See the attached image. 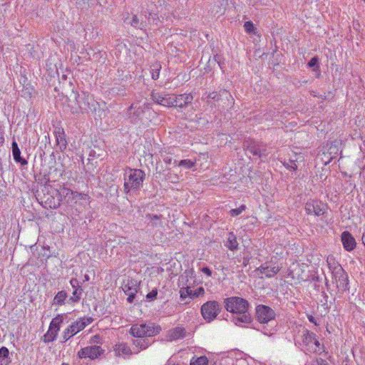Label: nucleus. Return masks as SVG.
I'll use <instances>...</instances> for the list:
<instances>
[{
    "instance_id": "f257e3e1",
    "label": "nucleus",
    "mask_w": 365,
    "mask_h": 365,
    "mask_svg": "<svg viewBox=\"0 0 365 365\" xmlns=\"http://www.w3.org/2000/svg\"><path fill=\"white\" fill-rule=\"evenodd\" d=\"M225 307L228 312L236 314L233 319L235 324L251 322V317L247 312L249 304L247 300L238 297L227 298L225 299Z\"/></svg>"
},
{
    "instance_id": "f03ea898",
    "label": "nucleus",
    "mask_w": 365,
    "mask_h": 365,
    "mask_svg": "<svg viewBox=\"0 0 365 365\" xmlns=\"http://www.w3.org/2000/svg\"><path fill=\"white\" fill-rule=\"evenodd\" d=\"M145 173L140 169H128L124 176V191L126 193L138 190L145 179Z\"/></svg>"
},
{
    "instance_id": "7ed1b4c3",
    "label": "nucleus",
    "mask_w": 365,
    "mask_h": 365,
    "mask_svg": "<svg viewBox=\"0 0 365 365\" xmlns=\"http://www.w3.org/2000/svg\"><path fill=\"white\" fill-rule=\"evenodd\" d=\"M77 107H72L73 113H94L96 111L98 103L94 98L85 93H78L75 97Z\"/></svg>"
},
{
    "instance_id": "20e7f679",
    "label": "nucleus",
    "mask_w": 365,
    "mask_h": 365,
    "mask_svg": "<svg viewBox=\"0 0 365 365\" xmlns=\"http://www.w3.org/2000/svg\"><path fill=\"white\" fill-rule=\"evenodd\" d=\"M256 317L260 324H271L270 329H264L262 331L265 335L271 336L274 331L275 313L272 309L265 305H258L256 307Z\"/></svg>"
},
{
    "instance_id": "39448f33",
    "label": "nucleus",
    "mask_w": 365,
    "mask_h": 365,
    "mask_svg": "<svg viewBox=\"0 0 365 365\" xmlns=\"http://www.w3.org/2000/svg\"><path fill=\"white\" fill-rule=\"evenodd\" d=\"M150 110V104L148 102L141 103L139 101L131 104L128 110V118L133 123H143L146 112Z\"/></svg>"
},
{
    "instance_id": "423d86ee",
    "label": "nucleus",
    "mask_w": 365,
    "mask_h": 365,
    "mask_svg": "<svg viewBox=\"0 0 365 365\" xmlns=\"http://www.w3.org/2000/svg\"><path fill=\"white\" fill-rule=\"evenodd\" d=\"M161 329L159 326H155L154 324H134L131 327L130 333L135 338L150 337L158 334Z\"/></svg>"
},
{
    "instance_id": "0eeeda50",
    "label": "nucleus",
    "mask_w": 365,
    "mask_h": 365,
    "mask_svg": "<svg viewBox=\"0 0 365 365\" xmlns=\"http://www.w3.org/2000/svg\"><path fill=\"white\" fill-rule=\"evenodd\" d=\"M220 306L216 301H209L201 307L202 317L208 322H210L219 314Z\"/></svg>"
},
{
    "instance_id": "6e6552de",
    "label": "nucleus",
    "mask_w": 365,
    "mask_h": 365,
    "mask_svg": "<svg viewBox=\"0 0 365 365\" xmlns=\"http://www.w3.org/2000/svg\"><path fill=\"white\" fill-rule=\"evenodd\" d=\"M332 274L336 281V287L339 289L341 290L348 289V276L340 265H336L334 267Z\"/></svg>"
},
{
    "instance_id": "1a4fd4ad",
    "label": "nucleus",
    "mask_w": 365,
    "mask_h": 365,
    "mask_svg": "<svg viewBox=\"0 0 365 365\" xmlns=\"http://www.w3.org/2000/svg\"><path fill=\"white\" fill-rule=\"evenodd\" d=\"M281 269V267L272 262H267L258 267L255 272L257 275H264L266 277L270 278L276 275Z\"/></svg>"
},
{
    "instance_id": "9d476101",
    "label": "nucleus",
    "mask_w": 365,
    "mask_h": 365,
    "mask_svg": "<svg viewBox=\"0 0 365 365\" xmlns=\"http://www.w3.org/2000/svg\"><path fill=\"white\" fill-rule=\"evenodd\" d=\"M244 146L254 156L263 158L267 155L266 146L262 143H258L254 140H247L245 143Z\"/></svg>"
},
{
    "instance_id": "9b49d317",
    "label": "nucleus",
    "mask_w": 365,
    "mask_h": 365,
    "mask_svg": "<svg viewBox=\"0 0 365 365\" xmlns=\"http://www.w3.org/2000/svg\"><path fill=\"white\" fill-rule=\"evenodd\" d=\"M104 350L100 346L96 345L86 346L81 349L78 352V356L81 359L89 358L95 359L103 353Z\"/></svg>"
},
{
    "instance_id": "f8f14e48",
    "label": "nucleus",
    "mask_w": 365,
    "mask_h": 365,
    "mask_svg": "<svg viewBox=\"0 0 365 365\" xmlns=\"http://www.w3.org/2000/svg\"><path fill=\"white\" fill-rule=\"evenodd\" d=\"M305 210L308 215L319 216L324 213L325 206L321 202L310 200L305 205Z\"/></svg>"
},
{
    "instance_id": "ddd939ff",
    "label": "nucleus",
    "mask_w": 365,
    "mask_h": 365,
    "mask_svg": "<svg viewBox=\"0 0 365 365\" xmlns=\"http://www.w3.org/2000/svg\"><path fill=\"white\" fill-rule=\"evenodd\" d=\"M193 99V97L190 94H180V95H171L170 107H180L182 108L184 106L190 103Z\"/></svg>"
},
{
    "instance_id": "4468645a",
    "label": "nucleus",
    "mask_w": 365,
    "mask_h": 365,
    "mask_svg": "<svg viewBox=\"0 0 365 365\" xmlns=\"http://www.w3.org/2000/svg\"><path fill=\"white\" fill-rule=\"evenodd\" d=\"M93 322L91 317L81 318L68 327L70 334L74 336Z\"/></svg>"
},
{
    "instance_id": "2eb2a0df",
    "label": "nucleus",
    "mask_w": 365,
    "mask_h": 365,
    "mask_svg": "<svg viewBox=\"0 0 365 365\" xmlns=\"http://www.w3.org/2000/svg\"><path fill=\"white\" fill-rule=\"evenodd\" d=\"M151 98L155 103L159 105L170 107L171 95L153 91L151 93Z\"/></svg>"
},
{
    "instance_id": "dca6fc26",
    "label": "nucleus",
    "mask_w": 365,
    "mask_h": 365,
    "mask_svg": "<svg viewBox=\"0 0 365 365\" xmlns=\"http://www.w3.org/2000/svg\"><path fill=\"white\" fill-rule=\"evenodd\" d=\"M153 342L148 337H138L133 341V344L138 349H133L134 354H138L140 350L147 349Z\"/></svg>"
},
{
    "instance_id": "f3484780",
    "label": "nucleus",
    "mask_w": 365,
    "mask_h": 365,
    "mask_svg": "<svg viewBox=\"0 0 365 365\" xmlns=\"http://www.w3.org/2000/svg\"><path fill=\"white\" fill-rule=\"evenodd\" d=\"M341 242L344 249L348 251L354 250L356 247L355 240L349 232H344L341 234Z\"/></svg>"
},
{
    "instance_id": "a211bd4d",
    "label": "nucleus",
    "mask_w": 365,
    "mask_h": 365,
    "mask_svg": "<svg viewBox=\"0 0 365 365\" xmlns=\"http://www.w3.org/2000/svg\"><path fill=\"white\" fill-rule=\"evenodd\" d=\"M301 338L304 345L306 346L307 351H309L312 346L313 341H316V334L308 330H304Z\"/></svg>"
},
{
    "instance_id": "6ab92c4d",
    "label": "nucleus",
    "mask_w": 365,
    "mask_h": 365,
    "mask_svg": "<svg viewBox=\"0 0 365 365\" xmlns=\"http://www.w3.org/2000/svg\"><path fill=\"white\" fill-rule=\"evenodd\" d=\"M204 289L202 287H199L195 290H192L190 287L182 288L180 291V297L182 299L186 298L187 296L191 298L197 297L200 295L204 294Z\"/></svg>"
},
{
    "instance_id": "aec40b11",
    "label": "nucleus",
    "mask_w": 365,
    "mask_h": 365,
    "mask_svg": "<svg viewBox=\"0 0 365 365\" xmlns=\"http://www.w3.org/2000/svg\"><path fill=\"white\" fill-rule=\"evenodd\" d=\"M185 336V329L180 327H176L168 332L167 338L169 341H175L182 339Z\"/></svg>"
},
{
    "instance_id": "412c9836",
    "label": "nucleus",
    "mask_w": 365,
    "mask_h": 365,
    "mask_svg": "<svg viewBox=\"0 0 365 365\" xmlns=\"http://www.w3.org/2000/svg\"><path fill=\"white\" fill-rule=\"evenodd\" d=\"M12 154L16 162L21 163V165H27L28 162L21 157V151L16 141L12 142Z\"/></svg>"
},
{
    "instance_id": "4be33fe9",
    "label": "nucleus",
    "mask_w": 365,
    "mask_h": 365,
    "mask_svg": "<svg viewBox=\"0 0 365 365\" xmlns=\"http://www.w3.org/2000/svg\"><path fill=\"white\" fill-rule=\"evenodd\" d=\"M58 195L60 196V200H62L63 198L66 199L68 198H74L76 196H81V194H78L76 192H73L71 189L67 187H61L58 190Z\"/></svg>"
},
{
    "instance_id": "5701e85b",
    "label": "nucleus",
    "mask_w": 365,
    "mask_h": 365,
    "mask_svg": "<svg viewBox=\"0 0 365 365\" xmlns=\"http://www.w3.org/2000/svg\"><path fill=\"white\" fill-rule=\"evenodd\" d=\"M115 351L119 356H130L133 354L130 348L125 344H120L116 345Z\"/></svg>"
},
{
    "instance_id": "b1692460",
    "label": "nucleus",
    "mask_w": 365,
    "mask_h": 365,
    "mask_svg": "<svg viewBox=\"0 0 365 365\" xmlns=\"http://www.w3.org/2000/svg\"><path fill=\"white\" fill-rule=\"evenodd\" d=\"M122 288L125 294L129 292H138V282L133 279L128 280L127 282L123 284Z\"/></svg>"
},
{
    "instance_id": "393cba45",
    "label": "nucleus",
    "mask_w": 365,
    "mask_h": 365,
    "mask_svg": "<svg viewBox=\"0 0 365 365\" xmlns=\"http://www.w3.org/2000/svg\"><path fill=\"white\" fill-rule=\"evenodd\" d=\"M68 297L67 293L65 291H59L53 299V304L57 306H62L65 304V300Z\"/></svg>"
},
{
    "instance_id": "a878e982",
    "label": "nucleus",
    "mask_w": 365,
    "mask_h": 365,
    "mask_svg": "<svg viewBox=\"0 0 365 365\" xmlns=\"http://www.w3.org/2000/svg\"><path fill=\"white\" fill-rule=\"evenodd\" d=\"M227 247L230 250H237L238 247V242L237 241L236 236L232 232L229 233Z\"/></svg>"
},
{
    "instance_id": "bb28decb",
    "label": "nucleus",
    "mask_w": 365,
    "mask_h": 365,
    "mask_svg": "<svg viewBox=\"0 0 365 365\" xmlns=\"http://www.w3.org/2000/svg\"><path fill=\"white\" fill-rule=\"evenodd\" d=\"M58 331L49 327L48 331L43 336L44 341L45 342H51V341H54L58 335Z\"/></svg>"
},
{
    "instance_id": "cd10ccee",
    "label": "nucleus",
    "mask_w": 365,
    "mask_h": 365,
    "mask_svg": "<svg viewBox=\"0 0 365 365\" xmlns=\"http://www.w3.org/2000/svg\"><path fill=\"white\" fill-rule=\"evenodd\" d=\"M63 322V315H58L55 318H53L50 323L49 327H52L54 329H56L57 331L60 330L61 324Z\"/></svg>"
},
{
    "instance_id": "c85d7f7f",
    "label": "nucleus",
    "mask_w": 365,
    "mask_h": 365,
    "mask_svg": "<svg viewBox=\"0 0 365 365\" xmlns=\"http://www.w3.org/2000/svg\"><path fill=\"white\" fill-rule=\"evenodd\" d=\"M208 359L205 356H202L197 358H192L190 360V365H207Z\"/></svg>"
},
{
    "instance_id": "c756f323",
    "label": "nucleus",
    "mask_w": 365,
    "mask_h": 365,
    "mask_svg": "<svg viewBox=\"0 0 365 365\" xmlns=\"http://www.w3.org/2000/svg\"><path fill=\"white\" fill-rule=\"evenodd\" d=\"M9 349L6 347H1L0 349V364L4 365L6 363V359L9 356Z\"/></svg>"
},
{
    "instance_id": "7c9ffc66",
    "label": "nucleus",
    "mask_w": 365,
    "mask_h": 365,
    "mask_svg": "<svg viewBox=\"0 0 365 365\" xmlns=\"http://www.w3.org/2000/svg\"><path fill=\"white\" fill-rule=\"evenodd\" d=\"M82 292L83 289L80 287L75 289V290L72 293V296L71 297L70 300L74 302H78L81 299Z\"/></svg>"
},
{
    "instance_id": "2f4dec72",
    "label": "nucleus",
    "mask_w": 365,
    "mask_h": 365,
    "mask_svg": "<svg viewBox=\"0 0 365 365\" xmlns=\"http://www.w3.org/2000/svg\"><path fill=\"white\" fill-rule=\"evenodd\" d=\"M195 161L191 160H182L178 163V165L190 169L195 165Z\"/></svg>"
},
{
    "instance_id": "473e14b6",
    "label": "nucleus",
    "mask_w": 365,
    "mask_h": 365,
    "mask_svg": "<svg viewBox=\"0 0 365 365\" xmlns=\"http://www.w3.org/2000/svg\"><path fill=\"white\" fill-rule=\"evenodd\" d=\"M146 219L152 224L153 226H157L159 223L160 216L157 215L148 214L146 215Z\"/></svg>"
},
{
    "instance_id": "72a5a7b5",
    "label": "nucleus",
    "mask_w": 365,
    "mask_h": 365,
    "mask_svg": "<svg viewBox=\"0 0 365 365\" xmlns=\"http://www.w3.org/2000/svg\"><path fill=\"white\" fill-rule=\"evenodd\" d=\"M321 350H322V347L320 346V343L317 340V339L316 338V341H313L312 346L310 349L309 351L310 352H314V353H317V352H320Z\"/></svg>"
},
{
    "instance_id": "f704fd0d",
    "label": "nucleus",
    "mask_w": 365,
    "mask_h": 365,
    "mask_svg": "<svg viewBox=\"0 0 365 365\" xmlns=\"http://www.w3.org/2000/svg\"><path fill=\"white\" fill-rule=\"evenodd\" d=\"M130 24H131V26L133 27H138V28L143 29L145 26V25L143 22H141V23L139 22V19L136 15H134L133 16L132 21Z\"/></svg>"
},
{
    "instance_id": "c9c22d12",
    "label": "nucleus",
    "mask_w": 365,
    "mask_h": 365,
    "mask_svg": "<svg viewBox=\"0 0 365 365\" xmlns=\"http://www.w3.org/2000/svg\"><path fill=\"white\" fill-rule=\"evenodd\" d=\"M244 27L245 31L249 34H251L255 31L254 24L251 21H246L244 24Z\"/></svg>"
},
{
    "instance_id": "e433bc0d",
    "label": "nucleus",
    "mask_w": 365,
    "mask_h": 365,
    "mask_svg": "<svg viewBox=\"0 0 365 365\" xmlns=\"http://www.w3.org/2000/svg\"><path fill=\"white\" fill-rule=\"evenodd\" d=\"M245 205H241L240 207L238 208H236V209H232L230 210V214L232 216L235 217V216H237L239 215L243 210H245Z\"/></svg>"
},
{
    "instance_id": "4c0bfd02",
    "label": "nucleus",
    "mask_w": 365,
    "mask_h": 365,
    "mask_svg": "<svg viewBox=\"0 0 365 365\" xmlns=\"http://www.w3.org/2000/svg\"><path fill=\"white\" fill-rule=\"evenodd\" d=\"M284 165L290 170H295L297 168V166L294 160H289L288 163H284Z\"/></svg>"
},
{
    "instance_id": "58836bf2",
    "label": "nucleus",
    "mask_w": 365,
    "mask_h": 365,
    "mask_svg": "<svg viewBox=\"0 0 365 365\" xmlns=\"http://www.w3.org/2000/svg\"><path fill=\"white\" fill-rule=\"evenodd\" d=\"M319 60L318 58L314 57L312 58L308 63V66L310 68L316 67L317 68H319Z\"/></svg>"
},
{
    "instance_id": "ea45409f",
    "label": "nucleus",
    "mask_w": 365,
    "mask_h": 365,
    "mask_svg": "<svg viewBox=\"0 0 365 365\" xmlns=\"http://www.w3.org/2000/svg\"><path fill=\"white\" fill-rule=\"evenodd\" d=\"M339 144V142L337 141H335L334 143V144H331V145L330 146L329 150V153L331 155L332 153H334V155L337 154V151H338V145Z\"/></svg>"
},
{
    "instance_id": "a19ab883",
    "label": "nucleus",
    "mask_w": 365,
    "mask_h": 365,
    "mask_svg": "<svg viewBox=\"0 0 365 365\" xmlns=\"http://www.w3.org/2000/svg\"><path fill=\"white\" fill-rule=\"evenodd\" d=\"M155 68H153L152 78L156 80L159 78L160 68L158 66H154Z\"/></svg>"
},
{
    "instance_id": "79ce46f5",
    "label": "nucleus",
    "mask_w": 365,
    "mask_h": 365,
    "mask_svg": "<svg viewBox=\"0 0 365 365\" xmlns=\"http://www.w3.org/2000/svg\"><path fill=\"white\" fill-rule=\"evenodd\" d=\"M224 11V8L217 6V9H215V6H214L212 9V14H213L214 16H220L221 15Z\"/></svg>"
},
{
    "instance_id": "37998d69",
    "label": "nucleus",
    "mask_w": 365,
    "mask_h": 365,
    "mask_svg": "<svg viewBox=\"0 0 365 365\" xmlns=\"http://www.w3.org/2000/svg\"><path fill=\"white\" fill-rule=\"evenodd\" d=\"M69 332L70 331L68 329V328L65 329L64 331L63 332L62 338L64 341H68L71 337L73 336V335H71V334H70Z\"/></svg>"
},
{
    "instance_id": "c03bdc74",
    "label": "nucleus",
    "mask_w": 365,
    "mask_h": 365,
    "mask_svg": "<svg viewBox=\"0 0 365 365\" xmlns=\"http://www.w3.org/2000/svg\"><path fill=\"white\" fill-rule=\"evenodd\" d=\"M56 140L59 145H62L64 148L66 146V141L62 135L56 136Z\"/></svg>"
},
{
    "instance_id": "a18cd8bd",
    "label": "nucleus",
    "mask_w": 365,
    "mask_h": 365,
    "mask_svg": "<svg viewBox=\"0 0 365 365\" xmlns=\"http://www.w3.org/2000/svg\"><path fill=\"white\" fill-rule=\"evenodd\" d=\"M137 292H129L125 294L128 295L127 300L129 303H132L135 299V294Z\"/></svg>"
},
{
    "instance_id": "49530a36",
    "label": "nucleus",
    "mask_w": 365,
    "mask_h": 365,
    "mask_svg": "<svg viewBox=\"0 0 365 365\" xmlns=\"http://www.w3.org/2000/svg\"><path fill=\"white\" fill-rule=\"evenodd\" d=\"M314 365H329V364H328V362L326 360H324L322 358H318L316 359L315 364Z\"/></svg>"
},
{
    "instance_id": "de8ad7c7",
    "label": "nucleus",
    "mask_w": 365,
    "mask_h": 365,
    "mask_svg": "<svg viewBox=\"0 0 365 365\" xmlns=\"http://www.w3.org/2000/svg\"><path fill=\"white\" fill-rule=\"evenodd\" d=\"M157 294H158L157 291H155V290H153L152 292H149V293L147 294L146 297H147V299H153V298H155V297H156Z\"/></svg>"
},
{
    "instance_id": "09e8293b",
    "label": "nucleus",
    "mask_w": 365,
    "mask_h": 365,
    "mask_svg": "<svg viewBox=\"0 0 365 365\" xmlns=\"http://www.w3.org/2000/svg\"><path fill=\"white\" fill-rule=\"evenodd\" d=\"M70 284L72 286L73 288L74 289H76L78 288L79 286H78V282L76 279H71L70 280Z\"/></svg>"
},
{
    "instance_id": "8fccbe9b",
    "label": "nucleus",
    "mask_w": 365,
    "mask_h": 365,
    "mask_svg": "<svg viewBox=\"0 0 365 365\" xmlns=\"http://www.w3.org/2000/svg\"><path fill=\"white\" fill-rule=\"evenodd\" d=\"M202 272L207 275L208 277H211L212 275V271L208 267H203L202 268Z\"/></svg>"
},
{
    "instance_id": "3c124183",
    "label": "nucleus",
    "mask_w": 365,
    "mask_h": 365,
    "mask_svg": "<svg viewBox=\"0 0 365 365\" xmlns=\"http://www.w3.org/2000/svg\"><path fill=\"white\" fill-rule=\"evenodd\" d=\"M307 318L309 319V321L312 323H314L315 325H318L319 324L316 322L314 317L312 315H308L307 316Z\"/></svg>"
},
{
    "instance_id": "603ef678",
    "label": "nucleus",
    "mask_w": 365,
    "mask_h": 365,
    "mask_svg": "<svg viewBox=\"0 0 365 365\" xmlns=\"http://www.w3.org/2000/svg\"><path fill=\"white\" fill-rule=\"evenodd\" d=\"M99 339V336H98V335H96V336H94L92 338V339H91V342H92V343H96V342H97V343H98L97 339Z\"/></svg>"
},
{
    "instance_id": "864d4df0",
    "label": "nucleus",
    "mask_w": 365,
    "mask_h": 365,
    "mask_svg": "<svg viewBox=\"0 0 365 365\" xmlns=\"http://www.w3.org/2000/svg\"><path fill=\"white\" fill-rule=\"evenodd\" d=\"M217 94L216 93H212L210 94V98L215 99L217 97Z\"/></svg>"
},
{
    "instance_id": "5fc2aeb1",
    "label": "nucleus",
    "mask_w": 365,
    "mask_h": 365,
    "mask_svg": "<svg viewBox=\"0 0 365 365\" xmlns=\"http://www.w3.org/2000/svg\"><path fill=\"white\" fill-rule=\"evenodd\" d=\"M361 240H362V242H363V244H364V246H365V230H364V232H363Z\"/></svg>"
},
{
    "instance_id": "6e6d98bb",
    "label": "nucleus",
    "mask_w": 365,
    "mask_h": 365,
    "mask_svg": "<svg viewBox=\"0 0 365 365\" xmlns=\"http://www.w3.org/2000/svg\"><path fill=\"white\" fill-rule=\"evenodd\" d=\"M361 149L365 150V140H364L362 145L361 146Z\"/></svg>"
},
{
    "instance_id": "4d7b16f0",
    "label": "nucleus",
    "mask_w": 365,
    "mask_h": 365,
    "mask_svg": "<svg viewBox=\"0 0 365 365\" xmlns=\"http://www.w3.org/2000/svg\"><path fill=\"white\" fill-rule=\"evenodd\" d=\"M165 161L166 163H171V158H168V160H167V159H165Z\"/></svg>"
},
{
    "instance_id": "13d9d810",
    "label": "nucleus",
    "mask_w": 365,
    "mask_h": 365,
    "mask_svg": "<svg viewBox=\"0 0 365 365\" xmlns=\"http://www.w3.org/2000/svg\"><path fill=\"white\" fill-rule=\"evenodd\" d=\"M85 279H86V280H88V279H89V278H88V275H86V276H85Z\"/></svg>"
},
{
    "instance_id": "bf43d9fd",
    "label": "nucleus",
    "mask_w": 365,
    "mask_h": 365,
    "mask_svg": "<svg viewBox=\"0 0 365 365\" xmlns=\"http://www.w3.org/2000/svg\"><path fill=\"white\" fill-rule=\"evenodd\" d=\"M62 365H69L68 364L63 363Z\"/></svg>"
}]
</instances>
